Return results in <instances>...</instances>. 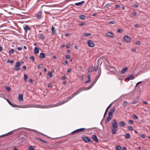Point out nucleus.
I'll return each mask as SVG.
<instances>
[{"mask_svg":"<svg viewBox=\"0 0 150 150\" xmlns=\"http://www.w3.org/2000/svg\"><path fill=\"white\" fill-rule=\"evenodd\" d=\"M115 109H112L108 113V116H110L112 117V114L115 112Z\"/></svg>","mask_w":150,"mask_h":150,"instance_id":"obj_16","label":"nucleus"},{"mask_svg":"<svg viewBox=\"0 0 150 150\" xmlns=\"http://www.w3.org/2000/svg\"><path fill=\"white\" fill-rule=\"evenodd\" d=\"M128 69V68L125 67L122 69V71H121L120 73L121 74H123L126 72Z\"/></svg>","mask_w":150,"mask_h":150,"instance_id":"obj_15","label":"nucleus"},{"mask_svg":"<svg viewBox=\"0 0 150 150\" xmlns=\"http://www.w3.org/2000/svg\"><path fill=\"white\" fill-rule=\"evenodd\" d=\"M45 57V54L43 53H41L40 54V57L41 59H42L44 58Z\"/></svg>","mask_w":150,"mask_h":150,"instance_id":"obj_22","label":"nucleus"},{"mask_svg":"<svg viewBox=\"0 0 150 150\" xmlns=\"http://www.w3.org/2000/svg\"><path fill=\"white\" fill-rule=\"evenodd\" d=\"M40 50L39 48L38 47H35L34 50V53L35 54L38 53Z\"/></svg>","mask_w":150,"mask_h":150,"instance_id":"obj_12","label":"nucleus"},{"mask_svg":"<svg viewBox=\"0 0 150 150\" xmlns=\"http://www.w3.org/2000/svg\"><path fill=\"white\" fill-rule=\"evenodd\" d=\"M66 77L65 76V75H64L62 77V80H64L65 79H66Z\"/></svg>","mask_w":150,"mask_h":150,"instance_id":"obj_58","label":"nucleus"},{"mask_svg":"<svg viewBox=\"0 0 150 150\" xmlns=\"http://www.w3.org/2000/svg\"><path fill=\"white\" fill-rule=\"evenodd\" d=\"M115 149L116 150H121L122 148L120 146L117 145L115 147Z\"/></svg>","mask_w":150,"mask_h":150,"instance_id":"obj_29","label":"nucleus"},{"mask_svg":"<svg viewBox=\"0 0 150 150\" xmlns=\"http://www.w3.org/2000/svg\"><path fill=\"white\" fill-rule=\"evenodd\" d=\"M88 46L90 47H93L95 46V44L91 40H89L87 41Z\"/></svg>","mask_w":150,"mask_h":150,"instance_id":"obj_7","label":"nucleus"},{"mask_svg":"<svg viewBox=\"0 0 150 150\" xmlns=\"http://www.w3.org/2000/svg\"><path fill=\"white\" fill-rule=\"evenodd\" d=\"M24 80L25 81H26L28 78V76L27 75H26V74H25L24 75Z\"/></svg>","mask_w":150,"mask_h":150,"instance_id":"obj_35","label":"nucleus"},{"mask_svg":"<svg viewBox=\"0 0 150 150\" xmlns=\"http://www.w3.org/2000/svg\"><path fill=\"white\" fill-rule=\"evenodd\" d=\"M85 3L84 1H82L80 2L75 3V4L76 6H81L83 5Z\"/></svg>","mask_w":150,"mask_h":150,"instance_id":"obj_9","label":"nucleus"},{"mask_svg":"<svg viewBox=\"0 0 150 150\" xmlns=\"http://www.w3.org/2000/svg\"><path fill=\"white\" fill-rule=\"evenodd\" d=\"M128 123L129 124H132L133 123V121L132 120H130L128 121Z\"/></svg>","mask_w":150,"mask_h":150,"instance_id":"obj_47","label":"nucleus"},{"mask_svg":"<svg viewBox=\"0 0 150 150\" xmlns=\"http://www.w3.org/2000/svg\"><path fill=\"white\" fill-rule=\"evenodd\" d=\"M83 35L84 36L87 37L90 36L91 35V34L90 33H84L83 34Z\"/></svg>","mask_w":150,"mask_h":150,"instance_id":"obj_34","label":"nucleus"},{"mask_svg":"<svg viewBox=\"0 0 150 150\" xmlns=\"http://www.w3.org/2000/svg\"><path fill=\"white\" fill-rule=\"evenodd\" d=\"M71 71V69H69L67 71V72L68 73H70Z\"/></svg>","mask_w":150,"mask_h":150,"instance_id":"obj_64","label":"nucleus"},{"mask_svg":"<svg viewBox=\"0 0 150 150\" xmlns=\"http://www.w3.org/2000/svg\"><path fill=\"white\" fill-rule=\"evenodd\" d=\"M87 129H86L85 128H81L78 129V131H79V132H82L85 131Z\"/></svg>","mask_w":150,"mask_h":150,"instance_id":"obj_28","label":"nucleus"},{"mask_svg":"<svg viewBox=\"0 0 150 150\" xmlns=\"http://www.w3.org/2000/svg\"><path fill=\"white\" fill-rule=\"evenodd\" d=\"M14 52V50L13 49H11L9 52V54H13Z\"/></svg>","mask_w":150,"mask_h":150,"instance_id":"obj_31","label":"nucleus"},{"mask_svg":"<svg viewBox=\"0 0 150 150\" xmlns=\"http://www.w3.org/2000/svg\"><path fill=\"white\" fill-rule=\"evenodd\" d=\"M48 74L50 78H51L52 77V74L50 71L48 72Z\"/></svg>","mask_w":150,"mask_h":150,"instance_id":"obj_38","label":"nucleus"},{"mask_svg":"<svg viewBox=\"0 0 150 150\" xmlns=\"http://www.w3.org/2000/svg\"><path fill=\"white\" fill-rule=\"evenodd\" d=\"M70 35V34L69 33H67L65 35V36L66 37H68Z\"/></svg>","mask_w":150,"mask_h":150,"instance_id":"obj_63","label":"nucleus"},{"mask_svg":"<svg viewBox=\"0 0 150 150\" xmlns=\"http://www.w3.org/2000/svg\"><path fill=\"white\" fill-rule=\"evenodd\" d=\"M24 29L25 30V32L27 31L28 30H30L31 29L30 28L29 26L27 25H26L24 27Z\"/></svg>","mask_w":150,"mask_h":150,"instance_id":"obj_14","label":"nucleus"},{"mask_svg":"<svg viewBox=\"0 0 150 150\" xmlns=\"http://www.w3.org/2000/svg\"><path fill=\"white\" fill-rule=\"evenodd\" d=\"M38 37L39 38H41L42 39H44L45 38L44 36L41 34H39L38 35Z\"/></svg>","mask_w":150,"mask_h":150,"instance_id":"obj_25","label":"nucleus"},{"mask_svg":"<svg viewBox=\"0 0 150 150\" xmlns=\"http://www.w3.org/2000/svg\"><path fill=\"white\" fill-rule=\"evenodd\" d=\"M112 134H115L116 133V131L118 129L117 125L115 119H114L113 120L112 123Z\"/></svg>","mask_w":150,"mask_h":150,"instance_id":"obj_2","label":"nucleus"},{"mask_svg":"<svg viewBox=\"0 0 150 150\" xmlns=\"http://www.w3.org/2000/svg\"><path fill=\"white\" fill-rule=\"evenodd\" d=\"M115 23V21H110L109 22V23L111 24H114Z\"/></svg>","mask_w":150,"mask_h":150,"instance_id":"obj_48","label":"nucleus"},{"mask_svg":"<svg viewBox=\"0 0 150 150\" xmlns=\"http://www.w3.org/2000/svg\"><path fill=\"white\" fill-rule=\"evenodd\" d=\"M66 58L67 59H69L70 58V56L69 55H67L66 56Z\"/></svg>","mask_w":150,"mask_h":150,"instance_id":"obj_53","label":"nucleus"},{"mask_svg":"<svg viewBox=\"0 0 150 150\" xmlns=\"http://www.w3.org/2000/svg\"><path fill=\"white\" fill-rule=\"evenodd\" d=\"M112 117L108 116V117L107 118V119L105 120L106 123H108L109 121L111 119Z\"/></svg>","mask_w":150,"mask_h":150,"instance_id":"obj_26","label":"nucleus"},{"mask_svg":"<svg viewBox=\"0 0 150 150\" xmlns=\"http://www.w3.org/2000/svg\"><path fill=\"white\" fill-rule=\"evenodd\" d=\"M128 128L130 131H132L133 130V127L131 126H129L128 127Z\"/></svg>","mask_w":150,"mask_h":150,"instance_id":"obj_39","label":"nucleus"},{"mask_svg":"<svg viewBox=\"0 0 150 150\" xmlns=\"http://www.w3.org/2000/svg\"><path fill=\"white\" fill-rule=\"evenodd\" d=\"M142 83V82L141 81H139V82H138L137 83L136 85V87L137 86L138 84H139L141 83Z\"/></svg>","mask_w":150,"mask_h":150,"instance_id":"obj_59","label":"nucleus"},{"mask_svg":"<svg viewBox=\"0 0 150 150\" xmlns=\"http://www.w3.org/2000/svg\"><path fill=\"white\" fill-rule=\"evenodd\" d=\"M93 87V86H91L90 85L88 87H83L79 89L80 91L81 92L82 91H85V90H88L90 89H91Z\"/></svg>","mask_w":150,"mask_h":150,"instance_id":"obj_6","label":"nucleus"},{"mask_svg":"<svg viewBox=\"0 0 150 150\" xmlns=\"http://www.w3.org/2000/svg\"><path fill=\"white\" fill-rule=\"evenodd\" d=\"M21 64L19 62H17L16 64V65L14 67L13 70L16 71H18L20 69V66Z\"/></svg>","mask_w":150,"mask_h":150,"instance_id":"obj_4","label":"nucleus"},{"mask_svg":"<svg viewBox=\"0 0 150 150\" xmlns=\"http://www.w3.org/2000/svg\"><path fill=\"white\" fill-rule=\"evenodd\" d=\"M123 105L125 107L127 106V102L125 101L123 102Z\"/></svg>","mask_w":150,"mask_h":150,"instance_id":"obj_33","label":"nucleus"},{"mask_svg":"<svg viewBox=\"0 0 150 150\" xmlns=\"http://www.w3.org/2000/svg\"><path fill=\"white\" fill-rule=\"evenodd\" d=\"M100 72L99 71V72L98 73V75H97V76H96V78H97V79H98L99 78V77H100Z\"/></svg>","mask_w":150,"mask_h":150,"instance_id":"obj_52","label":"nucleus"},{"mask_svg":"<svg viewBox=\"0 0 150 150\" xmlns=\"http://www.w3.org/2000/svg\"><path fill=\"white\" fill-rule=\"evenodd\" d=\"M141 137L142 138H144L146 137V136L145 134H142L141 135Z\"/></svg>","mask_w":150,"mask_h":150,"instance_id":"obj_57","label":"nucleus"},{"mask_svg":"<svg viewBox=\"0 0 150 150\" xmlns=\"http://www.w3.org/2000/svg\"><path fill=\"white\" fill-rule=\"evenodd\" d=\"M93 67H92L88 69V71L89 72L91 73L93 71Z\"/></svg>","mask_w":150,"mask_h":150,"instance_id":"obj_37","label":"nucleus"},{"mask_svg":"<svg viewBox=\"0 0 150 150\" xmlns=\"http://www.w3.org/2000/svg\"><path fill=\"white\" fill-rule=\"evenodd\" d=\"M119 125L120 126H124L126 125V124L123 121H120L119 123Z\"/></svg>","mask_w":150,"mask_h":150,"instance_id":"obj_21","label":"nucleus"},{"mask_svg":"<svg viewBox=\"0 0 150 150\" xmlns=\"http://www.w3.org/2000/svg\"><path fill=\"white\" fill-rule=\"evenodd\" d=\"M34 132L36 133H38V134H40V135H44V134H42V133H40V132H38V131L36 130H34Z\"/></svg>","mask_w":150,"mask_h":150,"instance_id":"obj_32","label":"nucleus"},{"mask_svg":"<svg viewBox=\"0 0 150 150\" xmlns=\"http://www.w3.org/2000/svg\"><path fill=\"white\" fill-rule=\"evenodd\" d=\"M86 25V23L85 22L82 23L81 24H79V25L80 26L81 25Z\"/></svg>","mask_w":150,"mask_h":150,"instance_id":"obj_54","label":"nucleus"},{"mask_svg":"<svg viewBox=\"0 0 150 150\" xmlns=\"http://www.w3.org/2000/svg\"><path fill=\"white\" fill-rule=\"evenodd\" d=\"M70 44L69 43H68L66 45V47L67 48H69L70 47Z\"/></svg>","mask_w":150,"mask_h":150,"instance_id":"obj_45","label":"nucleus"},{"mask_svg":"<svg viewBox=\"0 0 150 150\" xmlns=\"http://www.w3.org/2000/svg\"><path fill=\"white\" fill-rule=\"evenodd\" d=\"M117 32L120 33H121L122 31V30L121 29H119L117 30Z\"/></svg>","mask_w":150,"mask_h":150,"instance_id":"obj_55","label":"nucleus"},{"mask_svg":"<svg viewBox=\"0 0 150 150\" xmlns=\"http://www.w3.org/2000/svg\"><path fill=\"white\" fill-rule=\"evenodd\" d=\"M92 139L96 142H98V139L96 136L95 135H93L92 136Z\"/></svg>","mask_w":150,"mask_h":150,"instance_id":"obj_13","label":"nucleus"},{"mask_svg":"<svg viewBox=\"0 0 150 150\" xmlns=\"http://www.w3.org/2000/svg\"><path fill=\"white\" fill-rule=\"evenodd\" d=\"M106 35L109 37L113 38V33L111 32H107L106 33Z\"/></svg>","mask_w":150,"mask_h":150,"instance_id":"obj_11","label":"nucleus"},{"mask_svg":"<svg viewBox=\"0 0 150 150\" xmlns=\"http://www.w3.org/2000/svg\"><path fill=\"white\" fill-rule=\"evenodd\" d=\"M19 140L21 142H23L25 140V139L23 137H21L19 138Z\"/></svg>","mask_w":150,"mask_h":150,"instance_id":"obj_40","label":"nucleus"},{"mask_svg":"<svg viewBox=\"0 0 150 150\" xmlns=\"http://www.w3.org/2000/svg\"><path fill=\"white\" fill-rule=\"evenodd\" d=\"M18 100L20 101H22L23 100V96L21 94H20L18 96Z\"/></svg>","mask_w":150,"mask_h":150,"instance_id":"obj_18","label":"nucleus"},{"mask_svg":"<svg viewBox=\"0 0 150 150\" xmlns=\"http://www.w3.org/2000/svg\"><path fill=\"white\" fill-rule=\"evenodd\" d=\"M98 68V66H95L94 67V70L96 72L97 71V70Z\"/></svg>","mask_w":150,"mask_h":150,"instance_id":"obj_44","label":"nucleus"},{"mask_svg":"<svg viewBox=\"0 0 150 150\" xmlns=\"http://www.w3.org/2000/svg\"><path fill=\"white\" fill-rule=\"evenodd\" d=\"M135 44L137 45H140V42L139 41H137L135 42Z\"/></svg>","mask_w":150,"mask_h":150,"instance_id":"obj_49","label":"nucleus"},{"mask_svg":"<svg viewBox=\"0 0 150 150\" xmlns=\"http://www.w3.org/2000/svg\"><path fill=\"white\" fill-rule=\"evenodd\" d=\"M86 16L84 15H81L79 16V18L81 20L85 18Z\"/></svg>","mask_w":150,"mask_h":150,"instance_id":"obj_23","label":"nucleus"},{"mask_svg":"<svg viewBox=\"0 0 150 150\" xmlns=\"http://www.w3.org/2000/svg\"><path fill=\"white\" fill-rule=\"evenodd\" d=\"M51 30L52 32V34L53 35H55L56 34V31L54 27L53 26H52L51 28Z\"/></svg>","mask_w":150,"mask_h":150,"instance_id":"obj_24","label":"nucleus"},{"mask_svg":"<svg viewBox=\"0 0 150 150\" xmlns=\"http://www.w3.org/2000/svg\"><path fill=\"white\" fill-rule=\"evenodd\" d=\"M36 138L37 139L40 141L41 142H42L44 143H48V142L47 141L43 140L41 138H40L39 137H36Z\"/></svg>","mask_w":150,"mask_h":150,"instance_id":"obj_20","label":"nucleus"},{"mask_svg":"<svg viewBox=\"0 0 150 150\" xmlns=\"http://www.w3.org/2000/svg\"><path fill=\"white\" fill-rule=\"evenodd\" d=\"M87 77H88V80L86 81L85 82V83H89V82H90V81H91L90 75L89 74H88L87 75Z\"/></svg>","mask_w":150,"mask_h":150,"instance_id":"obj_17","label":"nucleus"},{"mask_svg":"<svg viewBox=\"0 0 150 150\" xmlns=\"http://www.w3.org/2000/svg\"><path fill=\"white\" fill-rule=\"evenodd\" d=\"M36 17L39 19H40L41 18L42 13L41 11H40L38 12L36 15Z\"/></svg>","mask_w":150,"mask_h":150,"instance_id":"obj_10","label":"nucleus"},{"mask_svg":"<svg viewBox=\"0 0 150 150\" xmlns=\"http://www.w3.org/2000/svg\"><path fill=\"white\" fill-rule=\"evenodd\" d=\"M30 59L33 61H34L35 60V58L34 56H32L30 57Z\"/></svg>","mask_w":150,"mask_h":150,"instance_id":"obj_46","label":"nucleus"},{"mask_svg":"<svg viewBox=\"0 0 150 150\" xmlns=\"http://www.w3.org/2000/svg\"><path fill=\"white\" fill-rule=\"evenodd\" d=\"M133 117L135 120H137L138 119V117L135 114L133 115Z\"/></svg>","mask_w":150,"mask_h":150,"instance_id":"obj_41","label":"nucleus"},{"mask_svg":"<svg viewBox=\"0 0 150 150\" xmlns=\"http://www.w3.org/2000/svg\"><path fill=\"white\" fill-rule=\"evenodd\" d=\"M125 139H129L130 137V135L129 133H127L125 135Z\"/></svg>","mask_w":150,"mask_h":150,"instance_id":"obj_27","label":"nucleus"},{"mask_svg":"<svg viewBox=\"0 0 150 150\" xmlns=\"http://www.w3.org/2000/svg\"><path fill=\"white\" fill-rule=\"evenodd\" d=\"M133 6L135 8H137L138 6L137 4H134L133 5Z\"/></svg>","mask_w":150,"mask_h":150,"instance_id":"obj_61","label":"nucleus"},{"mask_svg":"<svg viewBox=\"0 0 150 150\" xmlns=\"http://www.w3.org/2000/svg\"><path fill=\"white\" fill-rule=\"evenodd\" d=\"M138 101V99L136 98L134 99V100L132 102V104H135L137 103V102Z\"/></svg>","mask_w":150,"mask_h":150,"instance_id":"obj_30","label":"nucleus"},{"mask_svg":"<svg viewBox=\"0 0 150 150\" xmlns=\"http://www.w3.org/2000/svg\"><path fill=\"white\" fill-rule=\"evenodd\" d=\"M78 132H79V131H78V129H76V130H75V131L72 132L71 133V134H74Z\"/></svg>","mask_w":150,"mask_h":150,"instance_id":"obj_36","label":"nucleus"},{"mask_svg":"<svg viewBox=\"0 0 150 150\" xmlns=\"http://www.w3.org/2000/svg\"><path fill=\"white\" fill-rule=\"evenodd\" d=\"M7 62H8L10 63L11 64H12L13 62V60H8Z\"/></svg>","mask_w":150,"mask_h":150,"instance_id":"obj_42","label":"nucleus"},{"mask_svg":"<svg viewBox=\"0 0 150 150\" xmlns=\"http://www.w3.org/2000/svg\"><path fill=\"white\" fill-rule=\"evenodd\" d=\"M81 92V91H80V90L79 89L76 92H75L74 93H73L71 96H70V97H69V98H67V100L65 101H61L57 103L56 104H55L54 105H51L50 106L47 107L46 108H50L56 107H57V106H59L62 105V104H64V103L68 102L70 99H71L73 98L74 96H76L78 94H79V93H80Z\"/></svg>","mask_w":150,"mask_h":150,"instance_id":"obj_1","label":"nucleus"},{"mask_svg":"<svg viewBox=\"0 0 150 150\" xmlns=\"http://www.w3.org/2000/svg\"><path fill=\"white\" fill-rule=\"evenodd\" d=\"M11 105L14 107L15 108H30V107H36V108H38V107L37 106H32L30 105H17L16 104L14 103H12L11 104Z\"/></svg>","mask_w":150,"mask_h":150,"instance_id":"obj_3","label":"nucleus"},{"mask_svg":"<svg viewBox=\"0 0 150 150\" xmlns=\"http://www.w3.org/2000/svg\"><path fill=\"white\" fill-rule=\"evenodd\" d=\"M29 149L30 150H33L34 149V147L33 146H30L29 147Z\"/></svg>","mask_w":150,"mask_h":150,"instance_id":"obj_50","label":"nucleus"},{"mask_svg":"<svg viewBox=\"0 0 150 150\" xmlns=\"http://www.w3.org/2000/svg\"><path fill=\"white\" fill-rule=\"evenodd\" d=\"M82 139L86 143L90 142L91 143L93 141L88 137H82Z\"/></svg>","mask_w":150,"mask_h":150,"instance_id":"obj_5","label":"nucleus"},{"mask_svg":"<svg viewBox=\"0 0 150 150\" xmlns=\"http://www.w3.org/2000/svg\"><path fill=\"white\" fill-rule=\"evenodd\" d=\"M68 64V62L67 61H66L64 62L63 63V64L64 65H65Z\"/></svg>","mask_w":150,"mask_h":150,"instance_id":"obj_51","label":"nucleus"},{"mask_svg":"<svg viewBox=\"0 0 150 150\" xmlns=\"http://www.w3.org/2000/svg\"><path fill=\"white\" fill-rule=\"evenodd\" d=\"M124 40L127 43H129L131 42V38L127 36H125L124 37Z\"/></svg>","mask_w":150,"mask_h":150,"instance_id":"obj_8","label":"nucleus"},{"mask_svg":"<svg viewBox=\"0 0 150 150\" xmlns=\"http://www.w3.org/2000/svg\"><path fill=\"white\" fill-rule=\"evenodd\" d=\"M29 81L31 83H33V81L31 79H30L29 80Z\"/></svg>","mask_w":150,"mask_h":150,"instance_id":"obj_62","label":"nucleus"},{"mask_svg":"<svg viewBox=\"0 0 150 150\" xmlns=\"http://www.w3.org/2000/svg\"><path fill=\"white\" fill-rule=\"evenodd\" d=\"M110 6V4L109 3H107L106 5L105 6V7H109Z\"/></svg>","mask_w":150,"mask_h":150,"instance_id":"obj_56","label":"nucleus"},{"mask_svg":"<svg viewBox=\"0 0 150 150\" xmlns=\"http://www.w3.org/2000/svg\"><path fill=\"white\" fill-rule=\"evenodd\" d=\"M127 79L129 80H133L134 79V76L133 75H130L127 77Z\"/></svg>","mask_w":150,"mask_h":150,"instance_id":"obj_19","label":"nucleus"},{"mask_svg":"<svg viewBox=\"0 0 150 150\" xmlns=\"http://www.w3.org/2000/svg\"><path fill=\"white\" fill-rule=\"evenodd\" d=\"M43 67V64H40L38 66V68L39 69H40Z\"/></svg>","mask_w":150,"mask_h":150,"instance_id":"obj_43","label":"nucleus"},{"mask_svg":"<svg viewBox=\"0 0 150 150\" xmlns=\"http://www.w3.org/2000/svg\"><path fill=\"white\" fill-rule=\"evenodd\" d=\"M132 15L134 16H135L136 15H137V13L136 12H134L133 13H132Z\"/></svg>","mask_w":150,"mask_h":150,"instance_id":"obj_60","label":"nucleus"}]
</instances>
